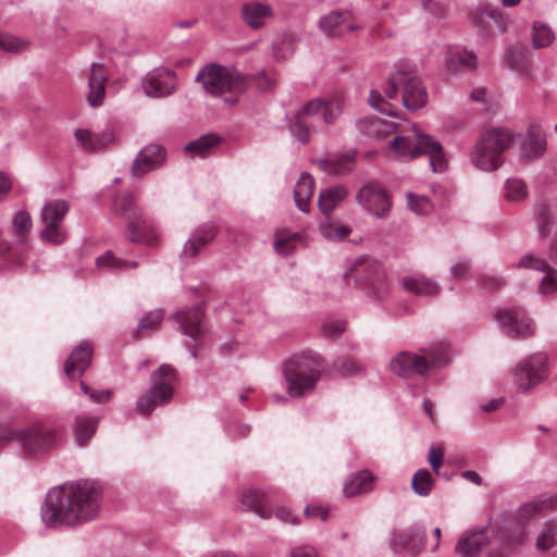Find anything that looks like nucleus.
<instances>
[{
	"mask_svg": "<svg viewBox=\"0 0 557 557\" xmlns=\"http://www.w3.org/2000/svg\"><path fill=\"white\" fill-rule=\"evenodd\" d=\"M503 65L516 72L523 81L534 79V64L529 50L520 45H508L502 58Z\"/></svg>",
	"mask_w": 557,
	"mask_h": 557,
	"instance_id": "18",
	"label": "nucleus"
},
{
	"mask_svg": "<svg viewBox=\"0 0 557 557\" xmlns=\"http://www.w3.org/2000/svg\"><path fill=\"white\" fill-rule=\"evenodd\" d=\"M504 284L505 281L503 280V277L498 276L485 277L483 280V285L485 286V288L496 289L502 287Z\"/></svg>",
	"mask_w": 557,
	"mask_h": 557,
	"instance_id": "64",
	"label": "nucleus"
},
{
	"mask_svg": "<svg viewBox=\"0 0 557 557\" xmlns=\"http://www.w3.org/2000/svg\"><path fill=\"white\" fill-rule=\"evenodd\" d=\"M145 94L149 97L164 98L172 95L177 87L174 71L165 67H156L148 72L141 83Z\"/></svg>",
	"mask_w": 557,
	"mask_h": 557,
	"instance_id": "17",
	"label": "nucleus"
},
{
	"mask_svg": "<svg viewBox=\"0 0 557 557\" xmlns=\"http://www.w3.org/2000/svg\"><path fill=\"white\" fill-rule=\"evenodd\" d=\"M412 128L413 133L411 135H397L391 140L389 149L395 158L409 161L426 154L430 158V166L433 172L445 171L447 162L441 143L424 133H420L416 125H412Z\"/></svg>",
	"mask_w": 557,
	"mask_h": 557,
	"instance_id": "5",
	"label": "nucleus"
},
{
	"mask_svg": "<svg viewBox=\"0 0 557 557\" xmlns=\"http://www.w3.org/2000/svg\"><path fill=\"white\" fill-rule=\"evenodd\" d=\"M98 419L94 417H77L74 424L75 442L84 446L94 436L97 430Z\"/></svg>",
	"mask_w": 557,
	"mask_h": 557,
	"instance_id": "40",
	"label": "nucleus"
},
{
	"mask_svg": "<svg viewBox=\"0 0 557 557\" xmlns=\"http://www.w3.org/2000/svg\"><path fill=\"white\" fill-rule=\"evenodd\" d=\"M345 277L367 290L374 299L380 300L387 292L384 272L377 260L363 256L355 260Z\"/></svg>",
	"mask_w": 557,
	"mask_h": 557,
	"instance_id": "11",
	"label": "nucleus"
},
{
	"mask_svg": "<svg viewBox=\"0 0 557 557\" xmlns=\"http://www.w3.org/2000/svg\"><path fill=\"white\" fill-rule=\"evenodd\" d=\"M374 474L369 470H361L351 474L344 484L343 492L347 497H354L372 491Z\"/></svg>",
	"mask_w": 557,
	"mask_h": 557,
	"instance_id": "34",
	"label": "nucleus"
},
{
	"mask_svg": "<svg viewBox=\"0 0 557 557\" xmlns=\"http://www.w3.org/2000/svg\"><path fill=\"white\" fill-rule=\"evenodd\" d=\"M424 544V532L416 527L395 533L391 546L396 554H409L417 556Z\"/></svg>",
	"mask_w": 557,
	"mask_h": 557,
	"instance_id": "26",
	"label": "nucleus"
},
{
	"mask_svg": "<svg viewBox=\"0 0 557 557\" xmlns=\"http://www.w3.org/2000/svg\"><path fill=\"white\" fill-rule=\"evenodd\" d=\"M117 214L126 220V237L134 243L153 246L158 232L152 221L135 206L132 196L125 195L114 205Z\"/></svg>",
	"mask_w": 557,
	"mask_h": 557,
	"instance_id": "10",
	"label": "nucleus"
},
{
	"mask_svg": "<svg viewBox=\"0 0 557 557\" xmlns=\"http://www.w3.org/2000/svg\"><path fill=\"white\" fill-rule=\"evenodd\" d=\"M358 132L373 139H383L396 129V123L375 116H364L356 122Z\"/></svg>",
	"mask_w": 557,
	"mask_h": 557,
	"instance_id": "27",
	"label": "nucleus"
},
{
	"mask_svg": "<svg viewBox=\"0 0 557 557\" xmlns=\"http://www.w3.org/2000/svg\"><path fill=\"white\" fill-rule=\"evenodd\" d=\"M219 143L220 138L218 136L209 134L189 141L185 146V150L203 158L207 157Z\"/></svg>",
	"mask_w": 557,
	"mask_h": 557,
	"instance_id": "44",
	"label": "nucleus"
},
{
	"mask_svg": "<svg viewBox=\"0 0 557 557\" xmlns=\"http://www.w3.org/2000/svg\"><path fill=\"white\" fill-rule=\"evenodd\" d=\"M196 82L201 84L206 92L220 97L227 104L233 106L250 86L251 77L235 67L211 63L198 72Z\"/></svg>",
	"mask_w": 557,
	"mask_h": 557,
	"instance_id": "3",
	"label": "nucleus"
},
{
	"mask_svg": "<svg viewBox=\"0 0 557 557\" xmlns=\"http://www.w3.org/2000/svg\"><path fill=\"white\" fill-rule=\"evenodd\" d=\"M355 158V152H347L334 158L319 159L315 161V164L326 174L344 176L352 171Z\"/></svg>",
	"mask_w": 557,
	"mask_h": 557,
	"instance_id": "33",
	"label": "nucleus"
},
{
	"mask_svg": "<svg viewBox=\"0 0 557 557\" xmlns=\"http://www.w3.org/2000/svg\"><path fill=\"white\" fill-rule=\"evenodd\" d=\"M33 225L30 214L25 210L17 211L12 218V233L23 243L27 237Z\"/></svg>",
	"mask_w": 557,
	"mask_h": 557,
	"instance_id": "46",
	"label": "nucleus"
},
{
	"mask_svg": "<svg viewBox=\"0 0 557 557\" xmlns=\"http://www.w3.org/2000/svg\"><path fill=\"white\" fill-rule=\"evenodd\" d=\"M537 231L540 236L549 234L553 215L548 206L541 203L536 208Z\"/></svg>",
	"mask_w": 557,
	"mask_h": 557,
	"instance_id": "52",
	"label": "nucleus"
},
{
	"mask_svg": "<svg viewBox=\"0 0 557 557\" xmlns=\"http://www.w3.org/2000/svg\"><path fill=\"white\" fill-rule=\"evenodd\" d=\"M469 270V263L466 261H458L454 263L450 268V273L456 278L463 277Z\"/></svg>",
	"mask_w": 557,
	"mask_h": 557,
	"instance_id": "62",
	"label": "nucleus"
},
{
	"mask_svg": "<svg viewBox=\"0 0 557 557\" xmlns=\"http://www.w3.org/2000/svg\"><path fill=\"white\" fill-rule=\"evenodd\" d=\"M356 200L362 209L377 219H386L392 209L388 191L374 182L363 185L358 190Z\"/></svg>",
	"mask_w": 557,
	"mask_h": 557,
	"instance_id": "14",
	"label": "nucleus"
},
{
	"mask_svg": "<svg viewBox=\"0 0 557 557\" xmlns=\"http://www.w3.org/2000/svg\"><path fill=\"white\" fill-rule=\"evenodd\" d=\"M335 368L345 376L357 375L362 371L355 361L348 359L339 360L335 363Z\"/></svg>",
	"mask_w": 557,
	"mask_h": 557,
	"instance_id": "59",
	"label": "nucleus"
},
{
	"mask_svg": "<svg viewBox=\"0 0 557 557\" xmlns=\"http://www.w3.org/2000/svg\"><path fill=\"white\" fill-rule=\"evenodd\" d=\"M351 230L348 226L334 224V223H324L320 226L321 235L329 240L342 242L349 234Z\"/></svg>",
	"mask_w": 557,
	"mask_h": 557,
	"instance_id": "50",
	"label": "nucleus"
},
{
	"mask_svg": "<svg viewBox=\"0 0 557 557\" xmlns=\"http://www.w3.org/2000/svg\"><path fill=\"white\" fill-rule=\"evenodd\" d=\"M151 386L137 399L136 410L139 414H148L158 406L169 404L174 394L177 381L176 370L170 364H162L150 376Z\"/></svg>",
	"mask_w": 557,
	"mask_h": 557,
	"instance_id": "9",
	"label": "nucleus"
},
{
	"mask_svg": "<svg viewBox=\"0 0 557 557\" xmlns=\"http://www.w3.org/2000/svg\"><path fill=\"white\" fill-rule=\"evenodd\" d=\"M421 352L422 355L409 351L399 352L389 362L392 372L397 376L408 379L416 375L422 376L429 370L448 363V355L443 346H437L432 351L421 349Z\"/></svg>",
	"mask_w": 557,
	"mask_h": 557,
	"instance_id": "7",
	"label": "nucleus"
},
{
	"mask_svg": "<svg viewBox=\"0 0 557 557\" xmlns=\"http://www.w3.org/2000/svg\"><path fill=\"white\" fill-rule=\"evenodd\" d=\"M491 14V23H492V29H493V36L496 34H503L507 32L510 18L505 15L503 12L496 9H490Z\"/></svg>",
	"mask_w": 557,
	"mask_h": 557,
	"instance_id": "53",
	"label": "nucleus"
},
{
	"mask_svg": "<svg viewBox=\"0 0 557 557\" xmlns=\"http://www.w3.org/2000/svg\"><path fill=\"white\" fill-rule=\"evenodd\" d=\"M513 267L519 269H532L543 273L540 281V293L542 295H552L557 290V270L534 253L523 255Z\"/></svg>",
	"mask_w": 557,
	"mask_h": 557,
	"instance_id": "21",
	"label": "nucleus"
},
{
	"mask_svg": "<svg viewBox=\"0 0 557 557\" xmlns=\"http://www.w3.org/2000/svg\"><path fill=\"white\" fill-rule=\"evenodd\" d=\"M58 430L42 422H35L22 430H11L0 434V447L10 442H17L29 455L46 451L58 444Z\"/></svg>",
	"mask_w": 557,
	"mask_h": 557,
	"instance_id": "8",
	"label": "nucleus"
},
{
	"mask_svg": "<svg viewBox=\"0 0 557 557\" xmlns=\"http://www.w3.org/2000/svg\"><path fill=\"white\" fill-rule=\"evenodd\" d=\"M341 112L337 101H325L321 98L312 99L300 108V116L322 122L325 125L333 124Z\"/></svg>",
	"mask_w": 557,
	"mask_h": 557,
	"instance_id": "23",
	"label": "nucleus"
},
{
	"mask_svg": "<svg viewBox=\"0 0 557 557\" xmlns=\"http://www.w3.org/2000/svg\"><path fill=\"white\" fill-rule=\"evenodd\" d=\"M26 42L9 34L0 33V49L7 52H20L26 48Z\"/></svg>",
	"mask_w": 557,
	"mask_h": 557,
	"instance_id": "54",
	"label": "nucleus"
},
{
	"mask_svg": "<svg viewBox=\"0 0 557 557\" xmlns=\"http://www.w3.org/2000/svg\"><path fill=\"white\" fill-rule=\"evenodd\" d=\"M444 460V450L441 447L431 446L428 454V461L432 470L440 476L441 475V466Z\"/></svg>",
	"mask_w": 557,
	"mask_h": 557,
	"instance_id": "58",
	"label": "nucleus"
},
{
	"mask_svg": "<svg viewBox=\"0 0 557 557\" xmlns=\"http://www.w3.org/2000/svg\"><path fill=\"white\" fill-rule=\"evenodd\" d=\"M289 132L300 144L309 140V124L306 116H300V110L297 111L294 121L289 124Z\"/></svg>",
	"mask_w": 557,
	"mask_h": 557,
	"instance_id": "48",
	"label": "nucleus"
},
{
	"mask_svg": "<svg viewBox=\"0 0 557 557\" xmlns=\"http://www.w3.org/2000/svg\"><path fill=\"white\" fill-rule=\"evenodd\" d=\"M553 497L537 498L531 503L522 505L518 509V516L521 520L529 521L534 519L537 513L553 509Z\"/></svg>",
	"mask_w": 557,
	"mask_h": 557,
	"instance_id": "42",
	"label": "nucleus"
},
{
	"mask_svg": "<svg viewBox=\"0 0 557 557\" xmlns=\"http://www.w3.org/2000/svg\"><path fill=\"white\" fill-rule=\"evenodd\" d=\"M496 320L502 331L512 338H527L535 331L533 321L519 307L499 310Z\"/></svg>",
	"mask_w": 557,
	"mask_h": 557,
	"instance_id": "15",
	"label": "nucleus"
},
{
	"mask_svg": "<svg viewBox=\"0 0 557 557\" xmlns=\"http://www.w3.org/2000/svg\"><path fill=\"white\" fill-rule=\"evenodd\" d=\"M492 534L493 531L488 527L466 532L457 542V555L459 557H476L485 546L499 541L496 536L492 539Z\"/></svg>",
	"mask_w": 557,
	"mask_h": 557,
	"instance_id": "20",
	"label": "nucleus"
},
{
	"mask_svg": "<svg viewBox=\"0 0 557 557\" xmlns=\"http://www.w3.org/2000/svg\"><path fill=\"white\" fill-rule=\"evenodd\" d=\"M435 484V480L432 478L431 472L425 469H419L412 476L411 488L421 497H426L431 494Z\"/></svg>",
	"mask_w": 557,
	"mask_h": 557,
	"instance_id": "43",
	"label": "nucleus"
},
{
	"mask_svg": "<svg viewBox=\"0 0 557 557\" xmlns=\"http://www.w3.org/2000/svg\"><path fill=\"white\" fill-rule=\"evenodd\" d=\"M203 317L205 313L202 304L182 308L176 312L174 317L182 334L190 337L196 342L195 345L188 346V349L194 358H197V344L201 341L203 334Z\"/></svg>",
	"mask_w": 557,
	"mask_h": 557,
	"instance_id": "16",
	"label": "nucleus"
},
{
	"mask_svg": "<svg viewBox=\"0 0 557 557\" xmlns=\"http://www.w3.org/2000/svg\"><path fill=\"white\" fill-rule=\"evenodd\" d=\"M295 235L293 236H276L274 240V249L282 256L290 255L295 249Z\"/></svg>",
	"mask_w": 557,
	"mask_h": 557,
	"instance_id": "57",
	"label": "nucleus"
},
{
	"mask_svg": "<svg viewBox=\"0 0 557 557\" xmlns=\"http://www.w3.org/2000/svg\"><path fill=\"white\" fill-rule=\"evenodd\" d=\"M216 227L213 223H203L194 228L183 249L180 258L183 262L194 261L215 238Z\"/></svg>",
	"mask_w": 557,
	"mask_h": 557,
	"instance_id": "19",
	"label": "nucleus"
},
{
	"mask_svg": "<svg viewBox=\"0 0 557 557\" xmlns=\"http://www.w3.org/2000/svg\"><path fill=\"white\" fill-rule=\"evenodd\" d=\"M546 150V136L541 129L530 128L521 146V159L533 161L544 154Z\"/></svg>",
	"mask_w": 557,
	"mask_h": 557,
	"instance_id": "31",
	"label": "nucleus"
},
{
	"mask_svg": "<svg viewBox=\"0 0 557 557\" xmlns=\"http://www.w3.org/2000/svg\"><path fill=\"white\" fill-rule=\"evenodd\" d=\"M258 81V87L262 90H270L275 86L276 79L270 75L267 71H261L256 75Z\"/></svg>",
	"mask_w": 557,
	"mask_h": 557,
	"instance_id": "60",
	"label": "nucleus"
},
{
	"mask_svg": "<svg viewBox=\"0 0 557 557\" xmlns=\"http://www.w3.org/2000/svg\"><path fill=\"white\" fill-rule=\"evenodd\" d=\"M70 210V203L64 199H52L47 201L40 213V221L44 225L40 231V239L51 245H61L66 240V232L62 221Z\"/></svg>",
	"mask_w": 557,
	"mask_h": 557,
	"instance_id": "13",
	"label": "nucleus"
},
{
	"mask_svg": "<svg viewBox=\"0 0 557 557\" xmlns=\"http://www.w3.org/2000/svg\"><path fill=\"white\" fill-rule=\"evenodd\" d=\"M471 20L474 27L476 28L478 35L482 39L487 40L493 37L490 9L476 11L472 14Z\"/></svg>",
	"mask_w": 557,
	"mask_h": 557,
	"instance_id": "47",
	"label": "nucleus"
},
{
	"mask_svg": "<svg viewBox=\"0 0 557 557\" xmlns=\"http://www.w3.org/2000/svg\"><path fill=\"white\" fill-rule=\"evenodd\" d=\"M478 66L476 54L468 50L449 51L446 57V67L451 72L472 71Z\"/></svg>",
	"mask_w": 557,
	"mask_h": 557,
	"instance_id": "37",
	"label": "nucleus"
},
{
	"mask_svg": "<svg viewBox=\"0 0 557 557\" xmlns=\"http://www.w3.org/2000/svg\"><path fill=\"white\" fill-rule=\"evenodd\" d=\"M314 194V180L308 173H302L294 187V201L302 212L309 211V202Z\"/></svg>",
	"mask_w": 557,
	"mask_h": 557,
	"instance_id": "36",
	"label": "nucleus"
},
{
	"mask_svg": "<svg viewBox=\"0 0 557 557\" xmlns=\"http://www.w3.org/2000/svg\"><path fill=\"white\" fill-rule=\"evenodd\" d=\"M346 330V324L342 320H326L322 325V334L327 338H336Z\"/></svg>",
	"mask_w": 557,
	"mask_h": 557,
	"instance_id": "56",
	"label": "nucleus"
},
{
	"mask_svg": "<svg viewBox=\"0 0 557 557\" xmlns=\"http://www.w3.org/2000/svg\"><path fill=\"white\" fill-rule=\"evenodd\" d=\"M548 376V358L544 352H534L522 358L512 369V380L519 393H528Z\"/></svg>",
	"mask_w": 557,
	"mask_h": 557,
	"instance_id": "12",
	"label": "nucleus"
},
{
	"mask_svg": "<svg viewBox=\"0 0 557 557\" xmlns=\"http://www.w3.org/2000/svg\"><path fill=\"white\" fill-rule=\"evenodd\" d=\"M396 71L386 82L383 95L372 89L369 94V104L380 113L388 116H397V112L393 110L392 104L386 99H397L401 91L403 106L411 112L418 111L428 103V91L417 75V66L414 63L400 60L395 64Z\"/></svg>",
	"mask_w": 557,
	"mask_h": 557,
	"instance_id": "2",
	"label": "nucleus"
},
{
	"mask_svg": "<svg viewBox=\"0 0 557 557\" xmlns=\"http://www.w3.org/2000/svg\"><path fill=\"white\" fill-rule=\"evenodd\" d=\"M76 140L81 144L85 151H95L102 148L115 139V134L112 129H106L99 134H95L89 129H76L74 133Z\"/></svg>",
	"mask_w": 557,
	"mask_h": 557,
	"instance_id": "32",
	"label": "nucleus"
},
{
	"mask_svg": "<svg viewBox=\"0 0 557 557\" xmlns=\"http://www.w3.org/2000/svg\"><path fill=\"white\" fill-rule=\"evenodd\" d=\"M164 314L161 309H157L153 311L148 312L143 319L139 320L137 330L135 331L134 336H138L139 331L146 330V329H152L157 324H159Z\"/></svg>",
	"mask_w": 557,
	"mask_h": 557,
	"instance_id": "55",
	"label": "nucleus"
},
{
	"mask_svg": "<svg viewBox=\"0 0 557 557\" xmlns=\"http://www.w3.org/2000/svg\"><path fill=\"white\" fill-rule=\"evenodd\" d=\"M107 71L102 63H92L90 65V74L88 77L89 92L87 96L88 103L97 108L106 96Z\"/></svg>",
	"mask_w": 557,
	"mask_h": 557,
	"instance_id": "28",
	"label": "nucleus"
},
{
	"mask_svg": "<svg viewBox=\"0 0 557 557\" xmlns=\"http://www.w3.org/2000/svg\"><path fill=\"white\" fill-rule=\"evenodd\" d=\"M517 136L509 128L485 129L470 153L472 164L482 171L497 170L504 162L503 152L515 144Z\"/></svg>",
	"mask_w": 557,
	"mask_h": 557,
	"instance_id": "6",
	"label": "nucleus"
},
{
	"mask_svg": "<svg viewBox=\"0 0 557 557\" xmlns=\"http://www.w3.org/2000/svg\"><path fill=\"white\" fill-rule=\"evenodd\" d=\"M403 286L417 296H435L441 290L437 282L420 274L404 277Z\"/></svg>",
	"mask_w": 557,
	"mask_h": 557,
	"instance_id": "35",
	"label": "nucleus"
},
{
	"mask_svg": "<svg viewBox=\"0 0 557 557\" xmlns=\"http://www.w3.org/2000/svg\"><path fill=\"white\" fill-rule=\"evenodd\" d=\"M240 17L249 28L259 30L274 17V10L268 3L248 1L240 7Z\"/></svg>",
	"mask_w": 557,
	"mask_h": 557,
	"instance_id": "25",
	"label": "nucleus"
},
{
	"mask_svg": "<svg viewBox=\"0 0 557 557\" xmlns=\"http://www.w3.org/2000/svg\"><path fill=\"white\" fill-rule=\"evenodd\" d=\"M290 557H319L314 547L305 545L295 547L290 552Z\"/></svg>",
	"mask_w": 557,
	"mask_h": 557,
	"instance_id": "61",
	"label": "nucleus"
},
{
	"mask_svg": "<svg viewBox=\"0 0 557 557\" xmlns=\"http://www.w3.org/2000/svg\"><path fill=\"white\" fill-rule=\"evenodd\" d=\"M324 368L325 360L314 351L307 350L292 356L283 366L288 394L301 397L312 391Z\"/></svg>",
	"mask_w": 557,
	"mask_h": 557,
	"instance_id": "4",
	"label": "nucleus"
},
{
	"mask_svg": "<svg viewBox=\"0 0 557 557\" xmlns=\"http://www.w3.org/2000/svg\"><path fill=\"white\" fill-rule=\"evenodd\" d=\"M242 505L262 519L272 517V506L269 496L259 490H248L242 496Z\"/></svg>",
	"mask_w": 557,
	"mask_h": 557,
	"instance_id": "30",
	"label": "nucleus"
},
{
	"mask_svg": "<svg viewBox=\"0 0 557 557\" xmlns=\"http://www.w3.org/2000/svg\"><path fill=\"white\" fill-rule=\"evenodd\" d=\"M531 37L532 47L535 50L552 46V44L556 39L555 33L552 29V27L542 21L533 22Z\"/></svg>",
	"mask_w": 557,
	"mask_h": 557,
	"instance_id": "39",
	"label": "nucleus"
},
{
	"mask_svg": "<svg viewBox=\"0 0 557 557\" xmlns=\"http://www.w3.org/2000/svg\"><path fill=\"white\" fill-rule=\"evenodd\" d=\"M96 265L108 272H121L138 267L137 261H125L116 258L111 251L104 252L96 259Z\"/></svg>",
	"mask_w": 557,
	"mask_h": 557,
	"instance_id": "41",
	"label": "nucleus"
},
{
	"mask_svg": "<svg viewBox=\"0 0 557 557\" xmlns=\"http://www.w3.org/2000/svg\"><path fill=\"white\" fill-rule=\"evenodd\" d=\"M352 14L348 9H336L322 15L318 21L319 30L327 38H337L358 27L351 23Z\"/></svg>",
	"mask_w": 557,
	"mask_h": 557,
	"instance_id": "22",
	"label": "nucleus"
},
{
	"mask_svg": "<svg viewBox=\"0 0 557 557\" xmlns=\"http://www.w3.org/2000/svg\"><path fill=\"white\" fill-rule=\"evenodd\" d=\"M407 206L418 215H425L433 210V205L425 196H419L413 193H407Z\"/></svg>",
	"mask_w": 557,
	"mask_h": 557,
	"instance_id": "49",
	"label": "nucleus"
},
{
	"mask_svg": "<svg viewBox=\"0 0 557 557\" xmlns=\"http://www.w3.org/2000/svg\"><path fill=\"white\" fill-rule=\"evenodd\" d=\"M527 186L519 178H509L506 181L505 197L510 201H519L527 197Z\"/></svg>",
	"mask_w": 557,
	"mask_h": 557,
	"instance_id": "51",
	"label": "nucleus"
},
{
	"mask_svg": "<svg viewBox=\"0 0 557 557\" xmlns=\"http://www.w3.org/2000/svg\"><path fill=\"white\" fill-rule=\"evenodd\" d=\"M111 396H112V392L110 389H104V391H100V392H97V391L90 392V399L97 404L107 403L111 398Z\"/></svg>",
	"mask_w": 557,
	"mask_h": 557,
	"instance_id": "63",
	"label": "nucleus"
},
{
	"mask_svg": "<svg viewBox=\"0 0 557 557\" xmlns=\"http://www.w3.org/2000/svg\"><path fill=\"white\" fill-rule=\"evenodd\" d=\"M535 546L539 550L547 552L557 546V522H546L537 535Z\"/></svg>",
	"mask_w": 557,
	"mask_h": 557,
	"instance_id": "45",
	"label": "nucleus"
},
{
	"mask_svg": "<svg viewBox=\"0 0 557 557\" xmlns=\"http://www.w3.org/2000/svg\"><path fill=\"white\" fill-rule=\"evenodd\" d=\"M166 158L165 149L156 144L145 146L133 162L132 172L136 177L161 166Z\"/></svg>",
	"mask_w": 557,
	"mask_h": 557,
	"instance_id": "24",
	"label": "nucleus"
},
{
	"mask_svg": "<svg viewBox=\"0 0 557 557\" xmlns=\"http://www.w3.org/2000/svg\"><path fill=\"white\" fill-rule=\"evenodd\" d=\"M348 195L345 185L338 184L322 190L319 195L318 206L320 210L329 215L333 212L337 205H339Z\"/></svg>",
	"mask_w": 557,
	"mask_h": 557,
	"instance_id": "38",
	"label": "nucleus"
},
{
	"mask_svg": "<svg viewBox=\"0 0 557 557\" xmlns=\"http://www.w3.org/2000/svg\"><path fill=\"white\" fill-rule=\"evenodd\" d=\"M92 358V348L87 342H82L73 349L70 357L65 361L64 371L69 377L83 375L89 368Z\"/></svg>",
	"mask_w": 557,
	"mask_h": 557,
	"instance_id": "29",
	"label": "nucleus"
},
{
	"mask_svg": "<svg viewBox=\"0 0 557 557\" xmlns=\"http://www.w3.org/2000/svg\"><path fill=\"white\" fill-rule=\"evenodd\" d=\"M101 498V487L91 481L51 488L41 506V519L52 528L86 523L98 517Z\"/></svg>",
	"mask_w": 557,
	"mask_h": 557,
	"instance_id": "1",
	"label": "nucleus"
}]
</instances>
